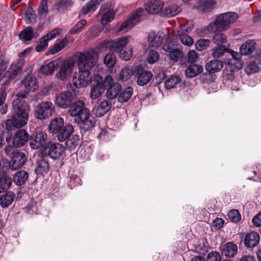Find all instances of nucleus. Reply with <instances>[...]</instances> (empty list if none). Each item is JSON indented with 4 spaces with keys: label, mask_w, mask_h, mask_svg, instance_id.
I'll return each mask as SVG.
<instances>
[{
    "label": "nucleus",
    "mask_w": 261,
    "mask_h": 261,
    "mask_svg": "<svg viewBox=\"0 0 261 261\" xmlns=\"http://www.w3.org/2000/svg\"><path fill=\"white\" fill-rule=\"evenodd\" d=\"M120 58L125 61L129 60L132 56V48H129L127 50L123 49L122 51L119 52Z\"/></svg>",
    "instance_id": "nucleus-54"
},
{
    "label": "nucleus",
    "mask_w": 261,
    "mask_h": 261,
    "mask_svg": "<svg viewBox=\"0 0 261 261\" xmlns=\"http://www.w3.org/2000/svg\"><path fill=\"white\" fill-rule=\"evenodd\" d=\"M104 88L107 90L106 97L109 99H113L118 95L122 86L120 83L114 82L111 75H107L104 80Z\"/></svg>",
    "instance_id": "nucleus-9"
},
{
    "label": "nucleus",
    "mask_w": 261,
    "mask_h": 261,
    "mask_svg": "<svg viewBox=\"0 0 261 261\" xmlns=\"http://www.w3.org/2000/svg\"><path fill=\"white\" fill-rule=\"evenodd\" d=\"M64 121L62 117H57L53 119L48 126V130L50 133L57 134L64 126Z\"/></svg>",
    "instance_id": "nucleus-21"
},
{
    "label": "nucleus",
    "mask_w": 261,
    "mask_h": 261,
    "mask_svg": "<svg viewBox=\"0 0 261 261\" xmlns=\"http://www.w3.org/2000/svg\"><path fill=\"white\" fill-rule=\"evenodd\" d=\"M29 177L28 173L25 170L17 171L13 176V181L17 186H21L24 184Z\"/></svg>",
    "instance_id": "nucleus-28"
},
{
    "label": "nucleus",
    "mask_w": 261,
    "mask_h": 261,
    "mask_svg": "<svg viewBox=\"0 0 261 261\" xmlns=\"http://www.w3.org/2000/svg\"><path fill=\"white\" fill-rule=\"evenodd\" d=\"M9 62V60L8 58H3V57L2 58L0 61L1 74H2L3 72L6 71Z\"/></svg>",
    "instance_id": "nucleus-56"
},
{
    "label": "nucleus",
    "mask_w": 261,
    "mask_h": 261,
    "mask_svg": "<svg viewBox=\"0 0 261 261\" xmlns=\"http://www.w3.org/2000/svg\"><path fill=\"white\" fill-rule=\"evenodd\" d=\"M228 219L232 222L237 223L241 220V216L237 210H231L227 214Z\"/></svg>",
    "instance_id": "nucleus-45"
},
{
    "label": "nucleus",
    "mask_w": 261,
    "mask_h": 261,
    "mask_svg": "<svg viewBox=\"0 0 261 261\" xmlns=\"http://www.w3.org/2000/svg\"><path fill=\"white\" fill-rule=\"evenodd\" d=\"M164 2L162 0H149L145 4V9L138 8L119 27L117 31H126L132 28L141 21L145 12L149 14H156L163 8Z\"/></svg>",
    "instance_id": "nucleus-3"
},
{
    "label": "nucleus",
    "mask_w": 261,
    "mask_h": 261,
    "mask_svg": "<svg viewBox=\"0 0 261 261\" xmlns=\"http://www.w3.org/2000/svg\"><path fill=\"white\" fill-rule=\"evenodd\" d=\"M256 48V43L253 40H249L243 43L240 48V53L230 50L229 53L231 59L227 62V69L231 72L238 71L241 69L243 65V61L240 59L241 55H247L251 54Z\"/></svg>",
    "instance_id": "nucleus-4"
},
{
    "label": "nucleus",
    "mask_w": 261,
    "mask_h": 261,
    "mask_svg": "<svg viewBox=\"0 0 261 261\" xmlns=\"http://www.w3.org/2000/svg\"><path fill=\"white\" fill-rule=\"evenodd\" d=\"M48 14L47 0H41L38 9V14L40 17L45 18Z\"/></svg>",
    "instance_id": "nucleus-43"
},
{
    "label": "nucleus",
    "mask_w": 261,
    "mask_h": 261,
    "mask_svg": "<svg viewBox=\"0 0 261 261\" xmlns=\"http://www.w3.org/2000/svg\"><path fill=\"white\" fill-rule=\"evenodd\" d=\"M7 93L4 89H0V107L2 106L6 99Z\"/></svg>",
    "instance_id": "nucleus-63"
},
{
    "label": "nucleus",
    "mask_w": 261,
    "mask_h": 261,
    "mask_svg": "<svg viewBox=\"0 0 261 261\" xmlns=\"http://www.w3.org/2000/svg\"><path fill=\"white\" fill-rule=\"evenodd\" d=\"M215 43L217 45L223 44L226 43V37L223 33H218L214 35L213 38Z\"/></svg>",
    "instance_id": "nucleus-51"
},
{
    "label": "nucleus",
    "mask_w": 261,
    "mask_h": 261,
    "mask_svg": "<svg viewBox=\"0 0 261 261\" xmlns=\"http://www.w3.org/2000/svg\"><path fill=\"white\" fill-rule=\"evenodd\" d=\"M56 63L55 61H51L48 64L42 66L40 69V72L46 75L51 74L55 70Z\"/></svg>",
    "instance_id": "nucleus-42"
},
{
    "label": "nucleus",
    "mask_w": 261,
    "mask_h": 261,
    "mask_svg": "<svg viewBox=\"0 0 261 261\" xmlns=\"http://www.w3.org/2000/svg\"><path fill=\"white\" fill-rule=\"evenodd\" d=\"M221 255L219 252L216 251L210 252L206 256V261H221Z\"/></svg>",
    "instance_id": "nucleus-53"
},
{
    "label": "nucleus",
    "mask_w": 261,
    "mask_h": 261,
    "mask_svg": "<svg viewBox=\"0 0 261 261\" xmlns=\"http://www.w3.org/2000/svg\"><path fill=\"white\" fill-rule=\"evenodd\" d=\"M49 40V38L48 37V35H45L40 39L39 44L47 47Z\"/></svg>",
    "instance_id": "nucleus-64"
},
{
    "label": "nucleus",
    "mask_w": 261,
    "mask_h": 261,
    "mask_svg": "<svg viewBox=\"0 0 261 261\" xmlns=\"http://www.w3.org/2000/svg\"><path fill=\"white\" fill-rule=\"evenodd\" d=\"M73 65L74 63L70 60L63 62L56 74L57 77L61 80H66L69 76Z\"/></svg>",
    "instance_id": "nucleus-17"
},
{
    "label": "nucleus",
    "mask_w": 261,
    "mask_h": 261,
    "mask_svg": "<svg viewBox=\"0 0 261 261\" xmlns=\"http://www.w3.org/2000/svg\"><path fill=\"white\" fill-rule=\"evenodd\" d=\"M9 167L12 170H16L21 168L25 163L26 156L24 153L17 151L11 156Z\"/></svg>",
    "instance_id": "nucleus-15"
},
{
    "label": "nucleus",
    "mask_w": 261,
    "mask_h": 261,
    "mask_svg": "<svg viewBox=\"0 0 261 261\" xmlns=\"http://www.w3.org/2000/svg\"><path fill=\"white\" fill-rule=\"evenodd\" d=\"M181 11V8L175 4H170L165 7L163 10L164 16L166 17H173L177 15Z\"/></svg>",
    "instance_id": "nucleus-24"
},
{
    "label": "nucleus",
    "mask_w": 261,
    "mask_h": 261,
    "mask_svg": "<svg viewBox=\"0 0 261 261\" xmlns=\"http://www.w3.org/2000/svg\"><path fill=\"white\" fill-rule=\"evenodd\" d=\"M65 152V147L59 143L49 142L40 150V154L54 160L60 158Z\"/></svg>",
    "instance_id": "nucleus-6"
},
{
    "label": "nucleus",
    "mask_w": 261,
    "mask_h": 261,
    "mask_svg": "<svg viewBox=\"0 0 261 261\" xmlns=\"http://www.w3.org/2000/svg\"><path fill=\"white\" fill-rule=\"evenodd\" d=\"M55 110V107L50 101H42L37 105L34 110L35 116L39 120L50 118Z\"/></svg>",
    "instance_id": "nucleus-8"
},
{
    "label": "nucleus",
    "mask_w": 261,
    "mask_h": 261,
    "mask_svg": "<svg viewBox=\"0 0 261 261\" xmlns=\"http://www.w3.org/2000/svg\"><path fill=\"white\" fill-rule=\"evenodd\" d=\"M103 62L107 67L112 68L116 64V57L114 53H109L105 57Z\"/></svg>",
    "instance_id": "nucleus-44"
},
{
    "label": "nucleus",
    "mask_w": 261,
    "mask_h": 261,
    "mask_svg": "<svg viewBox=\"0 0 261 261\" xmlns=\"http://www.w3.org/2000/svg\"><path fill=\"white\" fill-rule=\"evenodd\" d=\"M115 16V12L113 9H109L105 12H103L101 14L100 22L101 24L105 25L112 21L114 19Z\"/></svg>",
    "instance_id": "nucleus-39"
},
{
    "label": "nucleus",
    "mask_w": 261,
    "mask_h": 261,
    "mask_svg": "<svg viewBox=\"0 0 261 261\" xmlns=\"http://www.w3.org/2000/svg\"><path fill=\"white\" fill-rule=\"evenodd\" d=\"M49 169V165L47 157L41 155L38 161L35 168V172L37 174H43L46 173Z\"/></svg>",
    "instance_id": "nucleus-20"
},
{
    "label": "nucleus",
    "mask_w": 261,
    "mask_h": 261,
    "mask_svg": "<svg viewBox=\"0 0 261 261\" xmlns=\"http://www.w3.org/2000/svg\"><path fill=\"white\" fill-rule=\"evenodd\" d=\"M162 48L168 53L170 60L177 61L183 56L182 52L177 47L176 45L172 42H168L163 45Z\"/></svg>",
    "instance_id": "nucleus-14"
},
{
    "label": "nucleus",
    "mask_w": 261,
    "mask_h": 261,
    "mask_svg": "<svg viewBox=\"0 0 261 261\" xmlns=\"http://www.w3.org/2000/svg\"><path fill=\"white\" fill-rule=\"evenodd\" d=\"M47 139V136L45 132H37L30 136L29 144L32 149H38L46 144Z\"/></svg>",
    "instance_id": "nucleus-12"
},
{
    "label": "nucleus",
    "mask_w": 261,
    "mask_h": 261,
    "mask_svg": "<svg viewBox=\"0 0 261 261\" xmlns=\"http://www.w3.org/2000/svg\"><path fill=\"white\" fill-rule=\"evenodd\" d=\"M12 179L10 176L4 174L0 177V193L8 191L12 185Z\"/></svg>",
    "instance_id": "nucleus-30"
},
{
    "label": "nucleus",
    "mask_w": 261,
    "mask_h": 261,
    "mask_svg": "<svg viewBox=\"0 0 261 261\" xmlns=\"http://www.w3.org/2000/svg\"><path fill=\"white\" fill-rule=\"evenodd\" d=\"M97 0H91L90 2L85 6L83 7L79 12V18L82 19L89 12H94L97 5H98Z\"/></svg>",
    "instance_id": "nucleus-26"
},
{
    "label": "nucleus",
    "mask_w": 261,
    "mask_h": 261,
    "mask_svg": "<svg viewBox=\"0 0 261 261\" xmlns=\"http://www.w3.org/2000/svg\"><path fill=\"white\" fill-rule=\"evenodd\" d=\"M96 59L94 54L90 52L81 53L77 61L79 67L78 76L73 77V85L76 88L87 86L89 83L92 84L90 97L92 99H95L100 97L103 92L104 80L102 76L96 74L92 77L91 70L96 64Z\"/></svg>",
    "instance_id": "nucleus-1"
},
{
    "label": "nucleus",
    "mask_w": 261,
    "mask_h": 261,
    "mask_svg": "<svg viewBox=\"0 0 261 261\" xmlns=\"http://www.w3.org/2000/svg\"><path fill=\"white\" fill-rule=\"evenodd\" d=\"M27 123L24 121H21V119L17 118L13 115L11 119H7L5 121L4 124H3V126L7 130H12L16 128H19L23 126Z\"/></svg>",
    "instance_id": "nucleus-19"
},
{
    "label": "nucleus",
    "mask_w": 261,
    "mask_h": 261,
    "mask_svg": "<svg viewBox=\"0 0 261 261\" xmlns=\"http://www.w3.org/2000/svg\"><path fill=\"white\" fill-rule=\"evenodd\" d=\"M13 115L26 123L29 119L30 108L27 101L20 98H15L12 102Z\"/></svg>",
    "instance_id": "nucleus-7"
},
{
    "label": "nucleus",
    "mask_w": 261,
    "mask_h": 261,
    "mask_svg": "<svg viewBox=\"0 0 261 261\" xmlns=\"http://www.w3.org/2000/svg\"><path fill=\"white\" fill-rule=\"evenodd\" d=\"M73 129V126L71 124L66 125L58 133L57 136L58 140L61 142H65L72 135Z\"/></svg>",
    "instance_id": "nucleus-22"
},
{
    "label": "nucleus",
    "mask_w": 261,
    "mask_h": 261,
    "mask_svg": "<svg viewBox=\"0 0 261 261\" xmlns=\"http://www.w3.org/2000/svg\"><path fill=\"white\" fill-rule=\"evenodd\" d=\"M188 58L189 62L191 63H194L196 61L198 58L197 54L194 50H190L188 53Z\"/></svg>",
    "instance_id": "nucleus-57"
},
{
    "label": "nucleus",
    "mask_w": 261,
    "mask_h": 261,
    "mask_svg": "<svg viewBox=\"0 0 261 261\" xmlns=\"http://www.w3.org/2000/svg\"><path fill=\"white\" fill-rule=\"evenodd\" d=\"M227 50V48L225 45H219L213 49L212 56L214 58H219L222 56Z\"/></svg>",
    "instance_id": "nucleus-47"
},
{
    "label": "nucleus",
    "mask_w": 261,
    "mask_h": 261,
    "mask_svg": "<svg viewBox=\"0 0 261 261\" xmlns=\"http://www.w3.org/2000/svg\"><path fill=\"white\" fill-rule=\"evenodd\" d=\"M210 40L208 39H201L198 40L195 43V47L197 50L201 51L209 46Z\"/></svg>",
    "instance_id": "nucleus-50"
},
{
    "label": "nucleus",
    "mask_w": 261,
    "mask_h": 261,
    "mask_svg": "<svg viewBox=\"0 0 261 261\" xmlns=\"http://www.w3.org/2000/svg\"><path fill=\"white\" fill-rule=\"evenodd\" d=\"M35 37L33 29L30 26L27 27L21 31L19 34V39L25 41H30Z\"/></svg>",
    "instance_id": "nucleus-37"
},
{
    "label": "nucleus",
    "mask_w": 261,
    "mask_h": 261,
    "mask_svg": "<svg viewBox=\"0 0 261 261\" xmlns=\"http://www.w3.org/2000/svg\"><path fill=\"white\" fill-rule=\"evenodd\" d=\"M22 85L26 90L30 91H34L39 87L37 79L32 76H26L22 81Z\"/></svg>",
    "instance_id": "nucleus-27"
},
{
    "label": "nucleus",
    "mask_w": 261,
    "mask_h": 261,
    "mask_svg": "<svg viewBox=\"0 0 261 261\" xmlns=\"http://www.w3.org/2000/svg\"><path fill=\"white\" fill-rule=\"evenodd\" d=\"M68 41L66 38L62 39L58 43H56L50 47L48 50L49 54H55L63 49L68 44Z\"/></svg>",
    "instance_id": "nucleus-40"
},
{
    "label": "nucleus",
    "mask_w": 261,
    "mask_h": 261,
    "mask_svg": "<svg viewBox=\"0 0 261 261\" xmlns=\"http://www.w3.org/2000/svg\"><path fill=\"white\" fill-rule=\"evenodd\" d=\"M221 250L222 253L225 256L233 257L237 253L238 247L233 242H228L222 247Z\"/></svg>",
    "instance_id": "nucleus-23"
},
{
    "label": "nucleus",
    "mask_w": 261,
    "mask_h": 261,
    "mask_svg": "<svg viewBox=\"0 0 261 261\" xmlns=\"http://www.w3.org/2000/svg\"><path fill=\"white\" fill-rule=\"evenodd\" d=\"M160 58L159 53L154 50L149 51L147 56V61L150 64H154L157 62Z\"/></svg>",
    "instance_id": "nucleus-48"
},
{
    "label": "nucleus",
    "mask_w": 261,
    "mask_h": 261,
    "mask_svg": "<svg viewBox=\"0 0 261 261\" xmlns=\"http://www.w3.org/2000/svg\"><path fill=\"white\" fill-rule=\"evenodd\" d=\"M252 223L254 225L257 227L261 226V212L255 215L252 219Z\"/></svg>",
    "instance_id": "nucleus-60"
},
{
    "label": "nucleus",
    "mask_w": 261,
    "mask_h": 261,
    "mask_svg": "<svg viewBox=\"0 0 261 261\" xmlns=\"http://www.w3.org/2000/svg\"><path fill=\"white\" fill-rule=\"evenodd\" d=\"M129 42L128 37H121L116 40H110L104 42L106 48L114 53H118L122 51L126 45Z\"/></svg>",
    "instance_id": "nucleus-11"
},
{
    "label": "nucleus",
    "mask_w": 261,
    "mask_h": 261,
    "mask_svg": "<svg viewBox=\"0 0 261 261\" xmlns=\"http://www.w3.org/2000/svg\"><path fill=\"white\" fill-rule=\"evenodd\" d=\"M5 151L7 155L11 156L14 153L17 152V151L15 150V148H14V146L8 145L6 146L5 148Z\"/></svg>",
    "instance_id": "nucleus-61"
},
{
    "label": "nucleus",
    "mask_w": 261,
    "mask_h": 261,
    "mask_svg": "<svg viewBox=\"0 0 261 261\" xmlns=\"http://www.w3.org/2000/svg\"><path fill=\"white\" fill-rule=\"evenodd\" d=\"M62 30L59 28H56L53 30H51L49 33L46 34V35H48V37L49 40H51L56 36L59 35L61 33Z\"/></svg>",
    "instance_id": "nucleus-58"
},
{
    "label": "nucleus",
    "mask_w": 261,
    "mask_h": 261,
    "mask_svg": "<svg viewBox=\"0 0 261 261\" xmlns=\"http://www.w3.org/2000/svg\"><path fill=\"white\" fill-rule=\"evenodd\" d=\"M112 102L110 100H104L102 101L97 107L96 113L98 117L103 116L111 108Z\"/></svg>",
    "instance_id": "nucleus-35"
},
{
    "label": "nucleus",
    "mask_w": 261,
    "mask_h": 261,
    "mask_svg": "<svg viewBox=\"0 0 261 261\" xmlns=\"http://www.w3.org/2000/svg\"><path fill=\"white\" fill-rule=\"evenodd\" d=\"M133 91V88L129 86L120 91L118 97V102L123 103L128 101L132 96Z\"/></svg>",
    "instance_id": "nucleus-33"
},
{
    "label": "nucleus",
    "mask_w": 261,
    "mask_h": 261,
    "mask_svg": "<svg viewBox=\"0 0 261 261\" xmlns=\"http://www.w3.org/2000/svg\"><path fill=\"white\" fill-rule=\"evenodd\" d=\"M224 220L221 218H216L213 221L214 226L217 229H220L223 226Z\"/></svg>",
    "instance_id": "nucleus-62"
},
{
    "label": "nucleus",
    "mask_w": 261,
    "mask_h": 261,
    "mask_svg": "<svg viewBox=\"0 0 261 261\" xmlns=\"http://www.w3.org/2000/svg\"><path fill=\"white\" fill-rule=\"evenodd\" d=\"M259 234L256 232L252 231L245 235L244 243L247 248H254L259 244Z\"/></svg>",
    "instance_id": "nucleus-18"
},
{
    "label": "nucleus",
    "mask_w": 261,
    "mask_h": 261,
    "mask_svg": "<svg viewBox=\"0 0 261 261\" xmlns=\"http://www.w3.org/2000/svg\"><path fill=\"white\" fill-rule=\"evenodd\" d=\"M22 69V62L21 61L13 64L9 68V72L11 73V76L13 77L16 76L18 73Z\"/></svg>",
    "instance_id": "nucleus-46"
},
{
    "label": "nucleus",
    "mask_w": 261,
    "mask_h": 261,
    "mask_svg": "<svg viewBox=\"0 0 261 261\" xmlns=\"http://www.w3.org/2000/svg\"><path fill=\"white\" fill-rule=\"evenodd\" d=\"M181 79L179 76L172 75L165 82V87L167 89H172L180 83Z\"/></svg>",
    "instance_id": "nucleus-41"
},
{
    "label": "nucleus",
    "mask_w": 261,
    "mask_h": 261,
    "mask_svg": "<svg viewBox=\"0 0 261 261\" xmlns=\"http://www.w3.org/2000/svg\"><path fill=\"white\" fill-rule=\"evenodd\" d=\"M80 142V136L77 135H71L70 137H69L65 141V147L68 150H73L74 149L77 145L79 144Z\"/></svg>",
    "instance_id": "nucleus-34"
},
{
    "label": "nucleus",
    "mask_w": 261,
    "mask_h": 261,
    "mask_svg": "<svg viewBox=\"0 0 261 261\" xmlns=\"http://www.w3.org/2000/svg\"><path fill=\"white\" fill-rule=\"evenodd\" d=\"M178 35L179 39L183 44L189 46L193 44V39L190 36L187 34H180L179 32H178Z\"/></svg>",
    "instance_id": "nucleus-49"
},
{
    "label": "nucleus",
    "mask_w": 261,
    "mask_h": 261,
    "mask_svg": "<svg viewBox=\"0 0 261 261\" xmlns=\"http://www.w3.org/2000/svg\"><path fill=\"white\" fill-rule=\"evenodd\" d=\"M132 74L137 79V84L141 86L147 84L152 77V73L150 71L145 70L141 66L135 67L132 70Z\"/></svg>",
    "instance_id": "nucleus-10"
},
{
    "label": "nucleus",
    "mask_w": 261,
    "mask_h": 261,
    "mask_svg": "<svg viewBox=\"0 0 261 261\" xmlns=\"http://www.w3.org/2000/svg\"><path fill=\"white\" fill-rule=\"evenodd\" d=\"M29 141V134L24 129H20L16 132L13 137L12 143L15 147H20Z\"/></svg>",
    "instance_id": "nucleus-16"
},
{
    "label": "nucleus",
    "mask_w": 261,
    "mask_h": 261,
    "mask_svg": "<svg viewBox=\"0 0 261 261\" xmlns=\"http://www.w3.org/2000/svg\"><path fill=\"white\" fill-rule=\"evenodd\" d=\"M163 38L160 35L154 33H150L148 36V40L150 42V45L154 48H156L162 43Z\"/></svg>",
    "instance_id": "nucleus-38"
},
{
    "label": "nucleus",
    "mask_w": 261,
    "mask_h": 261,
    "mask_svg": "<svg viewBox=\"0 0 261 261\" xmlns=\"http://www.w3.org/2000/svg\"><path fill=\"white\" fill-rule=\"evenodd\" d=\"M215 0H200L197 9L203 12L213 9L215 5Z\"/></svg>",
    "instance_id": "nucleus-36"
},
{
    "label": "nucleus",
    "mask_w": 261,
    "mask_h": 261,
    "mask_svg": "<svg viewBox=\"0 0 261 261\" xmlns=\"http://www.w3.org/2000/svg\"><path fill=\"white\" fill-rule=\"evenodd\" d=\"M15 195L12 192H6L0 197V205L3 207H7L14 201Z\"/></svg>",
    "instance_id": "nucleus-31"
},
{
    "label": "nucleus",
    "mask_w": 261,
    "mask_h": 261,
    "mask_svg": "<svg viewBox=\"0 0 261 261\" xmlns=\"http://www.w3.org/2000/svg\"><path fill=\"white\" fill-rule=\"evenodd\" d=\"M223 67V62L218 59H214L208 62L205 69L210 73H213L219 71Z\"/></svg>",
    "instance_id": "nucleus-25"
},
{
    "label": "nucleus",
    "mask_w": 261,
    "mask_h": 261,
    "mask_svg": "<svg viewBox=\"0 0 261 261\" xmlns=\"http://www.w3.org/2000/svg\"><path fill=\"white\" fill-rule=\"evenodd\" d=\"M68 112L70 116L74 117L75 122L79 125L81 132L86 133L94 127L96 118L91 115L90 110L85 107L83 101L74 102L70 107Z\"/></svg>",
    "instance_id": "nucleus-2"
},
{
    "label": "nucleus",
    "mask_w": 261,
    "mask_h": 261,
    "mask_svg": "<svg viewBox=\"0 0 261 261\" xmlns=\"http://www.w3.org/2000/svg\"><path fill=\"white\" fill-rule=\"evenodd\" d=\"M129 77V69L127 68L123 69L119 74V79L121 81H126Z\"/></svg>",
    "instance_id": "nucleus-55"
},
{
    "label": "nucleus",
    "mask_w": 261,
    "mask_h": 261,
    "mask_svg": "<svg viewBox=\"0 0 261 261\" xmlns=\"http://www.w3.org/2000/svg\"><path fill=\"white\" fill-rule=\"evenodd\" d=\"M74 100V96L72 92L67 91L60 93L57 95L56 98V104L61 108L65 109L72 105Z\"/></svg>",
    "instance_id": "nucleus-13"
},
{
    "label": "nucleus",
    "mask_w": 261,
    "mask_h": 261,
    "mask_svg": "<svg viewBox=\"0 0 261 261\" xmlns=\"http://www.w3.org/2000/svg\"><path fill=\"white\" fill-rule=\"evenodd\" d=\"M73 5V2L72 0H60L55 4V7L58 12L65 13L70 9Z\"/></svg>",
    "instance_id": "nucleus-29"
},
{
    "label": "nucleus",
    "mask_w": 261,
    "mask_h": 261,
    "mask_svg": "<svg viewBox=\"0 0 261 261\" xmlns=\"http://www.w3.org/2000/svg\"><path fill=\"white\" fill-rule=\"evenodd\" d=\"M258 70L259 68L254 63H251L246 68L247 72L250 74L257 72L258 71Z\"/></svg>",
    "instance_id": "nucleus-59"
},
{
    "label": "nucleus",
    "mask_w": 261,
    "mask_h": 261,
    "mask_svg": "<svg viewBox=\"0 0 261 261\" xmlns=\"http://www.w3.org/2000/svg\"><path fill=\"white\" fill-rule=\"evenodd\" d=\"M87 21L85 19H81L71 29L70 33L74 34H76L83 29Z\"/></svg>",
    "instance_id": "nucleus-52"
},
{
    "label": "nucleus",
    "mask_w": 261,
    "mask_h": 261,
    "mask_svg": "<svg viewBox=\"0 0 261 261\" xmlns=\"http://www.w3.org/2000/svg\"><path fill=\"white\" fill-rule=\"evenodd\" d=\"M203 67L201 65L193 64L191 65L185 70V75L187 77H193L202 72Z\"/></svg>",
    "instance_id": "nucleus-32"
},
{
    "label": "nucleus",
    "mask_w": 261,
    "mask_h": 261,
    "mask_svg": "<svg viewBox=\"0 0 261 261\" xmlns=\"http://www.w3.org/2000/svg\"><path fill=\"white\" fill-rule=\"evenodd\" d=\"M238 18L239 15L237 13H225L218 16L215 21L210 24V27H215L218 31H224L227 30L230 24L236 21Z\"/></svg>",
    "instance_id": "nucleus-5"
}]
</instances>
